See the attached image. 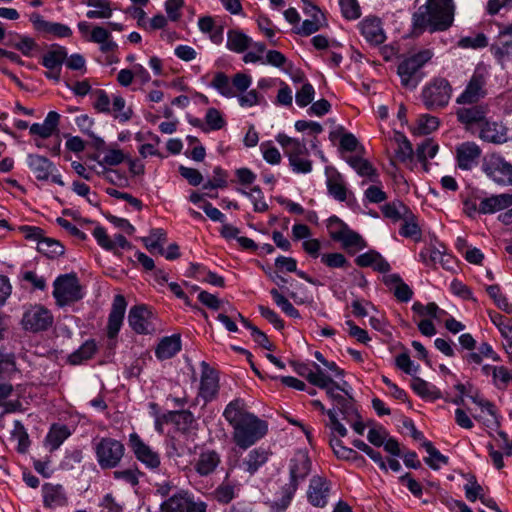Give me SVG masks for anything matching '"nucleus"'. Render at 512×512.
Instances as JSON below:
<instances>
[{"mask_svg": "<svg viewBox=\"0 0 512 512\" xmlns=\"http://www.w3.org/2000/svg\"><path fill=\"white\" fill-rule=\"evenodd\" d=\"M347 162L360 176H366L370 179L377 176L376 169L364 158L354 156L350 157Z\"/></svg>", "mask_w": 512, "mask_h": 512, "instance_id": "nucleus-45", "label": "nucleus"}, {"mask_svg": "<svg viewBox=\"0 0 512 512\" xmlns=\"http://www.w3.org/2000/svg\"><path fill=\"white\" fill-rule=\"evenodd\" d=\"M199 30L207 35L214 44H221L224 39V29L212 16H202L198 19Z\"/></svg>", "mask_w": 512, "mask_h": 512, "instance_id": "nucleus-26", "label": "nucleus"}, {"mask_svg": "<svg viewBox=\"0 0 512 512\" xmlns=\"http://www.w3.org/2000/svg\"><path fill=\"white\" fill-rule=\"evenodd\" d=\"M393 140L397 144V149L395 150V156L398 161L402 163H406L408 161H412L414 156V149L411 142L406 138V136L400 131L396 130L393 136Z\"/></svg>", "mask_w": 512, "mask_h": 512, "instance_id": "nucleus-33", "label": "nucleus"}, {"mask_svg": "<svg viewBox=\"0 0 512 512\" xmlns=\"http://www.w3.org/2000/svg\"><path fill=\"white\" fill-rule=\"evenodd\" d=\"M37 250L48 258H55L64 253V246L55 239L43 236L37 243Z\"/></svg>", "mask_w": 512, "mask_h": 512, "instance_id": "nucleus-43", "label": "nucleus"}, {"mask_svg": "<svg viewBox=\"0 0 512 512\" xmlns=\"http://www.w3.org/2000/svg\"><path fill=\"white\" fill-rule=\"evenodd\" d=\"M358 29L363 38L370 45H380L386 40V33L382 21L376 16H366L358 23Z\"/></svg>", "mask_w": 512, "mask_h": 512, "instance_id": "nucleus-14", "label": "nucleus"}, {"mask_svg": "<svg viewBox=\"0 0 512 512\" xmlns=\"http://www.w3.org/2000/svg\"><path fill=\"white\" fill-rule=\"evenodd\" d=\"M311 471V461L308 454L304 451H298L290 462V484L288 492L282 498L281 504L277 502L272 505L274 512H282L289 505L293 494L298 488L300 481L304 480Z\"/></svg>", "mask_w": 512, "mask_h": 512, "instance_id": "nucleus-3", "label": "nucleus"}, {"mask_svg": "<svg viewBox=\"0 0 512 512\" xmlns=\"http://www.w3.org/2000/svg\"><path fill=\"white\" fill-rule=\"evenodd\" d=\"M181 350V339L179 335L164 337L155 350L158 359L165 360L173 357Z\"/></svg>", "mask_w": 512, "mask_h": 512, "instance_id": "nucleus-31", "label": "nucleus"}, {"mask_svg": "<svg viewBox=\"0 0 512 512\" xmlns=\"http://www.w3.org/2000/svg\"><path fill=\"white\" fill-rule=\"evenodd\" d=\"M29 20L36 31L45 35L65 38L72 34L69 26L57 22L47 21L39 13H32L29 16Z\"/></svg>", "mask_w": 512, "mask_h": 512, "instance_id": "nucleus-15", "label": "nucleus"}, {"mask_svg": "<svg viewBox=\"0 0 512 512\" xmlns=\"http://www.w3.org/2000/svg\"><path fill=\"white\" fill-rule=\"evenodd\" d=\"M353 445L357 449H359V450L363 451L365 454H367L375 463H377L379 465V467L382 470L387 471L386 463L384 462L381 454L378 451H375L369 445H367L364 441L359 440V439L354 440Z\"/></svg>", "mask_w": 512, "mask_h": 512, "instance_id": "nucleus-56", "label": "nucleus"}, {"mask_svg": "<svg viewBox=\"0 0 512 512\" xmlns=\"http://www.w3.org/2000/svg\"><path fill=\"white\" fill-rule=\"evenodd\" d=\"M53 323V316L43 306H33L28 309L22 318L23 327L26 330L39 332L47 330Z\"/></svg>", "mask_w": 512, "mask_h": 512, "instance_id": "nucleus-12", "label": "nucleus"}, {"mask_svg": "<svg viewBox=\"0 0 512 512\" xmlns=\"http://www.w3.org/2000/svg\"><path fill=\"white\" fill-rule=\"evenodd\" d=\"M67 57L64 47L55 46L46 52L42 57V65L47 69L61 68Z\"/></svg>", "mask_w": 512, "mask_h": 512, "instance_id": "nucleus-38", "label": "nucleus"}, {"mask_svg": "<svg viewBox=\"0 0 512 512\" xmlns=\"http://www.w3.org/2000/svg\"><path fill=\"white\" fill-rule=\"evenodd\" d=\"M321 262L330 268H343L348 266V261L341 253H328L321 256Z\"/></svg>", "mask_w": 512, "mask_h": 512, "instance_id": "nucleus-62", "label": "nucleus"}, {"mask_svg": "<svg viewBox=\"0 0 512 512\" xmlns=\"http://www.w3.org/2000/svg\"><path fill=\"white\" fill-rule=\"evenodd\" d=\"M292 101V89L284 81L279 82V90L274 103L278 106L290 107L292 105Z\"/></svg>", "mask_w": 512, "mask_h": 512, "instance_id": "nucleus-59", "label": "nucleus"}, {"mask_svg": "<svg viewBox=\"0 0 512 512\" xmlns=\"http://www.w3.org/2000/svg\"><path fill=\"white\" fill-rule=\"evenodd\" d=\"M482 171L495 183L503 186L512 185V164L503 157L492 154L483 159Z\"/></svg>", "mask_w": 512, "mask_h": 512, "instance_id": "nucleus-8", "label": "nucleus"}, {"mask_svg": "<svg viewBox=\"0 0 512 512\" xmlns=\"http://www.w3.org/2000/svg\"><path fill=\"white\" fill-rule=\"evenodd\" d=\"M382 213L386 218L394 222L403 220L406 217L411 218L410 209L401 201H393L385 204L382 207Z\"/></svg>", "mask_w": 512, "mask_h": 512, "instance_id": "nucleus-35", "label": "nucleus"}, {"mask_svg": "<svg viewBox=\"0 0 512 512\" xmlns=\"http://www.w3.org/2000/svg\"><path fill=\"white\" fill-rule=\"evenodd\" d=\"M210 86L225 98H235L237 93L235 75L230 79L225 73L217 72L213 76Z\"/></svg>", "mask_w": 512, "mask_h": 512, "instance_id": "nucleus-28", "label": "nucleus"}, {"mask_svg": "<svg viewBox=\"0 0 512 512\" xmlns=\"http://www.w3.org/2000/svg\"><path fill=\"white\" fill-rule=\"evenodd\" d=\"M266 52L267 49L264 43L253 42L251 40V45L247 49V52L244 54L243 61L245 63H259L263 65Z\"/></svg>", "mask_w": 512, "mask_h": 512, "instance_id": "nucleus-44", "label": "nucleus"}, {"mask_svg": "<svg viewBox=\"0 0 512 512\" xmlns=\"http://www.w3.org/2000/svg\"><path fill=\"white\" fill-rule=\"evenodd\" d=\"M253 79L250 74L238 72L235 74V86L237 93L235 98L241 108L248 109L264 104L265 97L256 89H250Z\"/></svg>", "mask_w": 512, "mask_h": 512, "instance_id": "nucleus-7", "label": "nucleus"}, {"mask_svg": "<svg viewBox=\"0 0 512 512\" xmlns=\"http://www.w3.org/2000/svg\"><path fill=\"white\" fill-rule=\"evenodd\" d=\"M315 96L314 87L310 83H304L295 94V101L299 107L309 105Z\"/></svg>", "mask_w": 512, "mask_h": 512, "instance_id": "nucleus-55", "label": "nucleus"}, {"mask_svg": "<svg viewBox=\"0 0 512 512\" xmlns=\"http://www.w3.org/2000/svg\"><path fill=\"white\" fill-rule=\"evenodd\" d=\"M205 122L208 128H223L226 125L223 114L215 108H210L207 110L205 115Z\"/></svg>", "mask_w": 512, "mask_h": 512, "instance_id": "nucleus-63", "label": "nucleus"}, {"mask_svg": "<svg viewBox=\"0 0 512 512\" xmlns=\"http://www.w3.org/2000/svg\"><path fill=\"white\" fill-rule=\"evenodd\" d=\"M277 141L283 147L284 153L289 159L295 156H302L307 152L306 145L302 141L289 137L286 134L280 133L277 136Z\"/></svg>", "mask_w": 512, "mask_h": 512, "instance_id": "nucleus-32", "label": "nucleus"}, {"mask_svg": "<svg viewBox=\"0 0 512 512\" xmlns=\"http://www.w3.org/2000/svg\"><path fill=\"white\" fill-rule=\"evenodd\" d=\"M512 206V194L503 193L493 195L481 200L478 212L482 214H491Z\"/></svg>", "mask_w": 512, "mask_h": 512, "instance_id": "nucleus-24", "label": "nucleus"}, {"mask_svg": "<svg viewBox=\"0 0 512 512\" xmlns=\"http://www.w3.org/2000/svg\"><path fill=\"white\" fill-rule=\"evenodd\" d=\"M411 387L422 398L429 400L441 398V393L436 386L431 385L420 377H413Z\"/></svg>", "mask_w": 512, "mask_h": 512, "instance_id": "nucleus-36", "label": "nucleus"}, {"mask_svg": "<svg viewBox=\"0 0 512 512\" xmlns=\"http://www.w3.org/2000/svg\"><path fill=\"white\" fill-rule=\"evenodd\" d=\"M129 441L130 446L139 461L149 468H157L159 466V455L152 451V449L147 446L136 433L130 435Z\"/></svg>", "mask_w": 512, "mask_h": 512, "instance_id": "nucleus-17", "label": "nucleus"}, {"mask_svg": "<svg viewBox=\"0 0 512 512\" xmlns=\"http://www.w3.org/2000/svg\"><path fill=\"white\" fill-rule=\"evenodd\" d=\"M491 52L502 66L512 64V25L499 31L495 42L491 46Z\"/></svg>", "mask_w": 512, "mask_h": 512, "instance_id": "nucleus-13", "label": "nucleus"}, {"mask_svg": "<svg viewBox=\"0 0 512 512\" xmlns=\"http://www.w3.org/2000/svg\"><path fill=\"white\" fill-rule=\"evenodd\" d=\"M203 372L200 383V395L206 400H211L218 392V377L214 370L210 369L206 362H202Z\"/></svg>", "mask_w": 512, "mask_h": 512, "instance_id": "nucleus-23", "label": "nucleus"}, {"mask_svg": "<svg viewBox=\"0 0 512 512\" xmlns=\"http://www.w3.org/2000/svg\"><path fill=\"white\" fill-rule=\"evenodd\" d=\"M84 4L90 8L86 12L89 19H108L114 11L109 0H85Z\"/></svg>", "mask_w": 512, "mask_h": 512, "instance_id": "nucleus-30", "label": "nucleus"}, {"mask_svg": "<svg viewBox=\"0 0 512 512\" xmlns=\"http://www.w3.org/2000/svg\"><path fill=\"white\" fill-rule=\"evenodd\" d=\"M95 452L101 468H114L123 457L124 445L116 439L106 437L95 445Z\"/></svg>", "mask_w": 512, "mask_h": 512, "instance_id": "nucleus-9", "label": "nucleus"}, {"mask_svg": "<svg viewBox=\"0 0 512 512\" xmlns=\"http://www.w3.org/2000/svg\"><path fill=\"white\" fill-rule=\"evenodd\" d=\"M487 76V70L485 68L478 67L474 71L465 90L457 98V103L470 104L483 98L485 96L484 87L486 84Z\"/></svg>", "mask_w": 512, "mask_h": 512, "instance_id": "nucleus-11", "label": "nucleus"}, {"mask_svg": "<svg viewBox=\"0 0 512 512\" xmlns=\"http://www.w3.org/2000/svg\"><path fill=\"white\" fill-rule=\"evenodd\" d=\"M325 173L327 176L326 185L329 194L338 201H345L347 198V188L342 175L331 167H327Z\"/></svg>", "mask_w": 512, "mask_h": 512, "instance_id": "nucleus-22", "label": "nucleus"}, {"mask_svg": "<svg viewBox=\"0 0 512 512\" xmlns=\"http://www.w3.org/2000/svg\"><path fill=\"white\" fill-rule=\"evenodd\" d=\"M110 112L121 121H126L132 116V110L126 106L125 99L120 95H113Z\"/></svg>", "mask_w": 512, "mask_h": 512, "instance_id": "nucleus-48", "label": "nucleus"}, {"mask_svg": "<svg viewBox=\"0 0 512 512\" xmlns=\"http://www.w3.org/2000/svg\"><path fill=\"white\" fill-rule=\"evenodd\" d=\"M479 137L488 143L500 145L510 140L506 130H480Z\"/></svg>", "mask_w": 512, "mask_h": 512, "instance_id": "nucleus-54", "label": "nucleus"}, {"mask_svg": "<svg viewBox=\"0 0 512 512\" xmlns=\"http://www.w3.org/2000/svg\"><path fill=\"white\" fill-rule=\"evenodd\" d=\"M241 193L251 199L256 212H264L268 209V205L263 199L262 191L258 186L253 187L250 192L241 190Z\"/></svg>", "mask_w": 512, "mask_h": 512, "instance_id": "nucleus-60", "label": "nucleus"}, {"mask_svg": "<svg viewBox=\"0 0 512 512\" xmlns=\"http://www.w3.org/2000/svg\"><path fill=\"white\" fill-rule=\"evenodd\" d=\"M223 416L233 428V441L241 449H247L265 436L268 425L249 412L244 400L237 398L225 408Z\"/></svg>", "mask_w": 512, "mask_h": 512, "instance_id": "nucleus-1", "label": "nucleus"}, {"mask_svg": "<svg viewBox=\"0 0 512 512\" xmlns=\"http://www.w3.org/2000/svg\"><path fill=\"white\" fill-rule=\"evenodd\" d=\"M458 120L467 126L489 128L486 110L482 106L463 107L457 111Z\"/></svg>", "mask_w": 512, "mask_h": 512, "instance_id": "nucleus-18", "label": "nucleus"}, {"mask_svg": "<svg viewBox=\"0 0 512 512\" xmlns=\"http://www.w3.org/2000/svg\"><path fill=\"white\" fill-rule=\"evenodd\" d=\"M251 45V38L239 30H230L227 33L226 46L236 53L245 52Z\"/></svg>", "mask_w": 512, "mask_h": 512, "instance_id": "nucleus-34", "label": "nucleus"}, {"mask_svg": "<svg viewBox=\"0 0 512 512\" xmlns=\"http://www.w3.org/2000/svg\"><path fill=\"white\" fill-rule=\"evenodd\" d=\"M342 16L349 21L356 20L361 16V7L358 0H339Z\"/></svg>", "mask_w": 512, "mask_h": 512, "instance_id": "nucleus-50", "label": "nucleus"}, {"mask_svg": "<svg viewBox=\"0 0 512 512\" xmlns=\"http://www.w3.org/2000/svg\"><path fill=\"white\" fill-rule=\"evenodd\" d=\"M432 56L430 50H423L403 60L398 66V75L401 78L402 85L410 89L415 88L421 79L419 76L420 69Z\"/></svg>", "mask_w": 512, "mask_h": 512, "instance_id": "nucleus-4", "label": "nucleus"}, {"mask_svg": "<svg viewBox=\"0 0 512 512\" xmlns=\"http://www.w3.org/2000/svg\"><path fill=\"white\" fill-rule=\"evenodd\" d=\"M268 459V453L262 448H257L248 454V458L244 461L247 471L250 474L255 473Z\"/></svg>", "mask_w": 512, "mask_h": 512, "instance_id": "nucleus-46", "label": "nucleus"}, {"mask_svg": "<svg viewBox=\"0 0 512 512\" xmlns=\"http://www.w3.org/2000/svg\"><path fill=\"white\" fill-rule=\"evenodd\" d=\"M152 312L145 305L134 306L130 309L128 322L131 328L138 334H147L153 330L151 318Z\"/></svg>", "mask_w": 512, "mask_h": 512, "instance_id": "nucleus-16", "label": "nucleus"}, {"mask_svg": "<svg viewBox=\"0 0 512 512\" xmlns=\"http://www.w3.org/2000/svg\"><path fill=\"white\" fill-rule=\"evenodd\" d=\"M486 291L501 310H503L506 313L512 312V305L508 302L507 298L504 295H502L500 287L498 285H490L486 288Z\"/></svg>", "mask_w": 512, "mask_h": 512, "instance_id": "nucleus-52", "label": "nucleus"}, {"mask_svg": "<svg viewBox=\"0 0 512 512\" xmlns=\"http://www.w3.org/2000/svg\"><path fill=\"white\" fill-rule=\"evenodd\" d=\"M166 232L161 229H152L148 237H143L142 242L149 251L157 250L160 255H164L163 245L166 243Z\"/></svg>", "mask_w": 512, "mask_h": 512, "instance_id": "nucleus-37", "label": "nucleus"}, {"mask_svg": "<svg viewBox=\"0 0 512 512\" xmlns=\"http://www.w3.org/2000/svg\"><path fill=\"white\" fill-rule=\"evenodd\" d=\"M13 46L26 57H32L34 53L38 50V45L35 42V40L28 36L19 37L13 43Z\"/></svg>", "mask_w": 512, "mask_h": 512, "instance_id": "nucleus-53", "label": "nucleus"}, {"mask_svg": "<svg viewBox=\"0 0 512 512\" xmlns=\"http://www.w3.org/2000/svg\"><path fill=\"white\" fill-rule=\"evenodd\" d=\"M329 485L325 478L313 476L307 491L309 502L315 507H324L327 504Z\"/></svg>", "mask_w": 512, "mask_h": 512, "instance_id": "nucleus-21", "label": "nucleus"}, {"mask_svg": "<svg viewBox=\"0 0 512 512\" xmlns=\"http://www.w3.org/2000/svg\"><path fill=\"white\" fill-rule=\"evenodd\" d=\"M96 350V343L93 340H88L78 350L69 355L68 361L72 365H79L82 362L91 359Z\"/></svg>", "mask_w": 512, "mask_h": 512, "instance_id": "nucleus-40", "label": "nucleus"}, {"mask_svg": "<svg viewBox=\"0 0 512 512\" xmlns=\"http://www.w3.org/2000/svg\"><path fill=\"white\" fill-rule=\"evenodd\" d=\"M422 447L426 450V452L429 455L424 459V461L433 470H438L440 468V464H448V457L441 454L440 451L434 447L432 442L424 440L422 442Z\"/></svg>", "mask_w": 512, "mask_h": 512, "instance_id": "nucleus-39", "label": "nucleus"}, {"mask_svg": "<svg viewBox=\"0 0 512 512\" xmlns=\"http://www.w3.org/2000/svg\"><path fill=\"white\" fill-rule=\"evenodd\" d=\"M481 155V149L473 142H465L456 148L458 167L462 170H470L477 163Z\"/></svg>", "mask_w": 512, "mask_h": 512, "instance_id": "nucleus-20", "label": "nucleus"}, {"mask_svg": "<svg viewBox=\"0 0 512 512\" xmlns=\"http://www.w3.org/2000/svg\"><path fill=\"white\" fill-rule=\"evenodd\" d=\"M45 506L49 508L61 507L66 505L67 497L61 485L47 483L42 487Z\"/></svg>", "mask_w": 512, "mask_h": 512, "instance_id": "nucleus-29", "label": "nucleus"}, {"mask_svg": "<svg viewBox=\"0 0 512 512\" xmlns=\"http://www.w3.org/2000/svg\"><path fill=\"white\" fill-rule=\"evenodd\" d=\"M27 164L38 180H47L54 169L53 163L40 155L30 154L27 158Z\"/></svg>", "mask_w": 512, "mask_h": 512, "instance_id": "nucleus-27", "label": "nucleus"}, {"mask_svg": "<svg viewBox=\"0 0 512 512\" xmlns=\"http://www.w3.org/2000/svg\"><path fill=\"white\" fill-rule=\"evenodd\" d=\"M70 435L66 426L53 425L46 437V442L51 450H56Z\"/></svg>", "mask_w": 512, "mask_h": 512, "instance_id": "nucleus-47", "label": "nucleus"}, {"mask_svg": "<svg viewBox=\"0 0 512 512\" xmlns=\"http://www.w3.org/2000/svg\"><path fill=\"white\" fill-rule=\"evenodd\" d=\"M438 144L431 138H425L421 143L417 144L416 157L419 162L427 165V160L432 159L438 152Z\"/></svg>", "mask_w": 512, "mask_h": 512, "instance_id": "nucleus-42", "label": "nucleus"}, {"mask_svg": "<svg viewBox=\"0 0 512 512\" xmlns=\"http://www.w3.org/2000/svg\"><path fill=\"white\" fill-rule=\"evenodd\" d=\"M422 98L428 108L444 107L451 98V86L444 78L434 79L423 89Z\"/></svg>", "mask_w": 512, "mask_h": 512, "instance_id": "nucleus-10", "label": "nucleus"}, {"mask_svg": "<svg viewBox=\"0 0 512 512\" xmlns=\"http://www.w3.org/2000/svg\"><path fill=\"white\" fill-rule=\"evenodd\" d=\"M263 65H270L282 71H287L291 66L285 55L277 50H267Z\"/></svg>", "mask_w": 512, "mask_h": 512, "instance_id": "nucleus-51", "label": "nucleus"}, {"mask_svg": "<svg viewBox=\"0 0 512 512\" xmlns=\"http://www.w3.org/2000/svg\"><path fill=\"white\" fill-rule=\"evenodd\" d=\"M82 288L74 273L59 276L54 281L53 296L59 306H65L82 298Z\"/></svg>", "mask_w": 512, "mask_h": 512, "instance_id": "nucleus-6", "label": "nucleus"}, {"mask_svg": "<svg viewBox=\"0 0 512 512\" xmlns=\"http://www.w3.org/2000/svg\"><path fill=\"white\" fill-rule=\"evenodd\" d=\"M126 306L127 303L123 295H116L114 297L107 325L109 338H114L118 334L123 322Z\"/></svg>", "mask_w": 512, "mask_h": 512, "instance_id": "nucleus-19", "label": "nucleus"}, {"mask_svg": "<svg viewBox=\"0 0 512 512\" xmlns=\"http://www.w3.org/2000/svg\"><path fill=\"white\" fill-rule=\"evenodd\" d=\"M214 496L218 502L227 504L234 498V486L230 483H222L214 491Z\"/></svg>", "mask_w": 512, "mask_h": 512, "instance_id": "nucleus-64", "label": "nucleus"}, {"mask_svg": "<svg viewBox=\"0 0 512 512\" xmlns=\"http://www.w3.org/2000/svg\"><path fill=\"white\" fill-rule=\"evenodd\" d=\"M468 397L481 408L482 413L487 412V414L492 417L493 421L498 424L494 405L490 401L482 398L478 391H475L473 394H468Z\"/></svg>", "mask_w": 512, "mask_h": 512, "instance_id": "nucleus-61", "label": "nucleus"}, {"mask_svg": "<svg viewBox=\"0 0 512 512\" xmlns=\"http://www.w3.org/2000/svg\"><path fill=\"white\" fill-rule=\"evenodd\" d=\"M12 435L18 441V451L25 453L29 447L28 434L20 421H15Z\"/></svg>", "mask_w": 512, "mask_h": 512, "instance_id": "nucleus-58", "label": "nucleus"}, {"mask_svg": "<svg viewBox=\"0 0 512 512\" xmlns=\"http://www.w3.org/2000/svg\"><path fill=\"white\" fill-rule=\"evenodd\" d=\"M188 505L187 493H177L164 501L161 506V512H186Z\"/></svg>", "mask_w": 512, "mask_h": 512, "instance_id": "nucleus-41", "label": "nucleus"}, {"mask_svg": "<svg viewBox=\"0 0 512 512\" xmlns=\"http://www.w3.org/2000/svg\"><path fill=\"white\" fill-rule=\"evenodd\" d=\"M488 45V39L483 33H476L462 37L458 41V46L463 49H480Z\"/></svg>", "mask_w": 512, "mask_h": 512, "instance_id": "nucleus-49", "label": "nucleus"}, {"mask_svg": "<svg viewBox=\"0 0 512 512\" xmlns=\"http://www.w3.org/2000/svg\"><path fill=\"white\" fill-rule=\"evenodd\" d=\"M220 462V455L216 451L206 450L200 453L194 469L200 476H208L216 470Z\"/></svg>", "mask_w": 512, "mask_h": 512, "instance_id": "nucleus-25", "label": "nucleus"}, {"mask_svg": "<svg viewBox=\"0 0 512 512\" xmlns=\"http://www.w3.org/2000/svg\"><path fill=\"white\" fill-rule=\"evenodd\" d=\"M330 236L334 241L342 243L344 249L359 251L367 247L366 241L360 234L351 230L343 221L336 216L329 219Z\"/></svg>", "mask_w": 512, "mask_h": 512, "instance_id": "nucleus-5", "label": "nucleus"}, {"mask_svg": "<svg viewBox=\"0 0 512 512\" xmlns=\"http://www.w3.org/2000/svg\"><path fill=\"white\" fill-rule=\"evenodd\" d=\"M454 18L453 0H428L413 16L416 28L430 32L449 28Z\"/></svg>", "mask_w": 512, "mask_h": 512, "instance_id": "nucleus-2", "label": "nucleus"}, {"mask_svg": "<svg viewBox=\"0 0 512 512\" xmlns=\"http://www.w3.org/2000/svg\"><path fill=\"white\" fill-rule=\"evenodd\" d=\"M404 223L401 226L400 234L404 237L419 239L421 236V230L418 224L415 222V216L411 212V218H404Z\"/></svg>", "mask_w": 512, "mask_h": 512, "instance_id": "nucleus-57", "label": "nucleus"}]
</instances>
